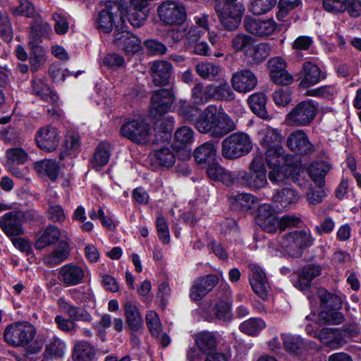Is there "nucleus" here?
<instances>
[{
    "mask_svg": "<svg viewBox=\"0 0 361 361\" xmlns=\"http://www.w3.org/2000/svg\"><path fill=\"white\" fill-rule=\"evenodd\" d=\"M314 238L310 231H295L285 233L279 240V245L284 255L291 257L302 256L304 249L312 245Z\"/></svg>",
    "mask_w": 361,
    "mask_h": 361,
    "instance_id": "1",
    "label": "nucleus"
},
{
    "mask_svg": "<svg viewBox=\"0 0 361 361\" xmlns=\"http://www.w3.org/2000/svg\"><path fill=\"white\" fill-rule=\"evenodd\" d=\"M235 183L242 184L252 190H257L267 185L266 169L261 157H255L249 166V172L236 171Z\"/></svg>",
    "mask_w": 361,
    "mask_h": 361,
    "instance_id": "2",
    "label": "nucleus"
},
{
    "mask_svg": "<svg viewBox=\"0 0 361 361\" xmlns=\"http://www.w3.org/2000/svg\"><path fill=\"white\" fill-rule=\"evenodd\" d=\"M318 109L319 105L316 101L303 100L297 104L286 116L285 121L290 126H309L314 120Z\"/></svg>",
    "mask_w": 361,
    "mask_h": 361,
    "instance_id": "3",
    "label": "nucleus"
},
{
    "mask_svg": "<svg viewBox=\"0 0 361 361\" xmlns=\"http://www.w3.org/2000/svg\"><path fill=\"white\" fill-rule=\"evenodd\" d=\"M252 148L250 137L243 133H235L221 142V154L227 159H234L248 154Z\"/></svg>",
    "mask_w": 361,
    "mask_h": 361,
    "instance_id": "4",
    "label": "nucleus"
},
{
    "mask_svg": "<svg viewBox=\"0 0 361 361\" xmlns=\"http://www.w3.org/2000/svg\"><path fill=\"white\" fill-rule=\"evenodd\" d=\"M215 10L224 29L234 30L238 28L244 11L243 4L233 1H224L216 4Z\"/></svg>",
    "mask_w": 361,
    "mask_h": 361,
    "instance_id": "5",
    "label": "nucleus"
},
{
    "mask_svg": "<svg viewBox=\"0 0 361 361\" xmlns=\"http://www.w3.org/2000/svg\"><path fill=\"white\" fill-rule=\"evenodd\" d=\"M35 334V328L29 322H16L6 328L4 338L10 345L25 346L33 340Z\"/></svg>",
    "mask_w": 361,
    "mask_h": 361,
    "instance_id": "6",
    "label": "nucleus"
},
{
    "mask_svg": "<svg viewBox=\"0 0 361 361\" xmlns=\"http://www.w3.org/2000/svg\"><path fill=\"white\" fill-rule=\"evenodd\" d=\"M305 176L306 173L300 166L273 168L268 174L269 179L274 184H286L290 179L302 188L310 185L309 180H305Z\"/></svg>",
    "mask_w": 361,
    "mask_h": 361,
    "instance_id": "7",
    "label": "nucleus"
},
{
    "mask_svg": "<svg viewBox=\"0 0 361 361\" xmlns=\"http://www.w3.org/2000/svg\"><path fill=\"white\" fill-rule=\"evenodd\" d=\"M120 133L123 137L135 143L145 145L150 140L152 129L143 118H138L126 121Z\"/></svg>",
    "mask_w": 361,
    "mask_h": 361,
    "instance_id": "8",
    "label": "nucleus"
},
{
    "mask_svg": "<svg viewBox=\"0 0 361 361\" xmlns=\"http://www.w3.org/2000/svg\"><path fill=\"white\" fill-rule=\"evenodd\" d=\"M119 4L107 1L104 4V8L99 11L97 18V26L99 30L104 32L109 33L111 32L114 25L117 30L118 25H116L117 20L123 24L124 22L123 13L121 11Z\"/></svg>",
    "mask_w": 361,
    "mask_h": 361,
    "instance_id": "9",
    "label": "nucleus"
},
{
    "mask_svg": "<svg viewBox=\"0 0 361 361\" xmlns=\"http://www.w3.org/2000/svg\"><path fill=\"white\" fill-rule=\"evenodd\" d=\"M60 140V132L51 125L40 128L35 135V142L38 147L47 152L55 151L59 147Z\"/></svg>",
    "mask_w": 361,
    "mask_h": 361,
    "instance_id": "10",
    "label": "nucleus"
},
{
    "mask_svg": "<svg viewBox=\"0 0 361 361\" xmlns=\"http://www.w3.org/2000/svg\"><path fill=\"white\" fill-rule=\"evenodd\" d=\"M256 222L264 231L275 233L279 224L277 212L271 204H261L257 209Z\"/></svg>",
    "mask_w": 361,
    "mask_h": 361,
    "instance_id": "11",
    "label": "nucleus"
},
{
    "mask_svg": "<svg viewBox=\"0 0 361 361\" xmlns=\"http://www.w3.org/2000/svg\"><path fill=\"white\" fill-rule=\"evenodd\" d=\"M249 281L252 289L261 299L267 300L270 285L264 270L257 264H250Z\"/></svg>",
    "mask_w": 361,
    "mask_h": 361,
    "instance_id": "12",
    "label": "nucleus"
},
{
    "mask_svg": "<svg viewBox=\"0 0 361 361\" xmlns=\"http://www.w3.org/2000/svg\"><path fill=\"white\" fill-rule=\"evenodd\" d=\"M158 13L160 19L166 24L179 25L185 18L186 13L184 7L174 1H165L158 8Z\"/></svg>",
    "mask_w": 361,
    "mask_h": 361,
    "instance_id": "13",
    "label": "nucleus"
},
{
    "mask_svg": "<svg viewBox=\"0 0 361 361\" xmlns=\"http://www.w3.org/2000/svg\"><path fill=\"white\" fill-rule=\"evenodd\" d=\"M258 82L256 75L250 69H242L233 73L231 78L232 88L239 93L253 90Z\"/></svg>",
    "mask_w": 361,
    "mask_h": 361,
    "instance_id": "14",
    "label": "nucleus"
},
{
    "mask_svg": "<svg viewBox=\"0 0 361 361\" xmlns=\"http://www.w3.org/2000/svg\"><path fill=\"white\" fill-rule=\"evenodd\" d=\"M219 278L214 274H208L197 279L190 289V298L195 302L201 301L216 285Z\"/></svg>",
    "mask_w": 361,
    "mask_h": 361,
    "instance_id": "15",
    "label": "nucleus"
},
{
    "mask_svg": "<svg viewBox=\"0 0 361 361\" xmlns=\"http://www.w3.org/2000/svg\"><path fill=\"white\" fill-rule=\"evenodd\" d=\"M173 102V95L170 89H161L151 97L150 112L154 116L166 114Z\"/></svg>",
    "mask_w": 361,
    "mask_h": 361,
    "instance_id": "16",
    "label": "nucleus"
},
{
    "mask_svg": "<svg viewBox=\"0 0 361 361\" xmlns=\"http://www.w3.org/2000/svg\"><path fill=\"white\" fill-rule=\"evenodd\" d=\"M221 286L224 292L217 293V300L214 305L213 312L219 319L226 321L231 317L232 292L227 283L222 284Z\"/></svg>",
    "mask_w": 361,
    "mask_h": 361,
    "instance_id": "17",
    "label": "nucleus"
},
{
    "mask_svg": "<svg viewBox=\"0 0 361 361\" xmlns=\"http://www.w3.org/2000/svg\"><path fill=\"white\" fill-rule=\"evenodd\" d=\"M286 67L285 60L280 56L273 57L269 60L268 68L274 83L288 85L293 82V77L286 71Z\"/></svg>",
    "mask_w": 361,
    "mask_h": 361,
    "instance_id": "18",
    "label": "nucleus"
},
{
    "mask_svg": "<svg viewBox=\"0 0 361 361\" xmlns=\"http://www.w3.org/2000/svg\"><path fill=\"white\" fill-rule=\"evenodd\" d=\"M286 145L288 149L301 154H308L314 151V146L302 130H295L288 137Z\"/></svg>",
    "mask_w": 361,
    "mask_h": 361,
    "instance_id": "19",
    "label": "nucleus"
},
{
    "mask_svg": "<svg viewBox=\"0 0 361 361\" xmlns=\"http://www.w3.org/2000/svg\"><path fill=\"white\" fill-rule=\"evenodd\" d=\"M235 129L234 121L226 112L216 109L210 137L220 139Z\"/></svg>",
    "mask_w": 361,
    "mask_h": 361,
    "instance_id": "20",
    "label": "nucleus"
},
{
    "mask_svg": "<svg viewBox=\"0 0 361 361\" xmlns=\"http://www.w3.org/2000/svg\"><path fill=\"white\" fill-rule=\"evenodd\" d=\"M20 214L17 211H11L0 216V228L9 238L20 235L24 233Z\"/></svg>",
    "mask_w": 361,
    "mask_h": 361,
    "instance_id": "21",
    "label": "nucleus"
},
{
    "mask_svg": "<svg viewBox=\"0 0 361 361\" xmlns=\"http://www.w3.org/2000/svg\"><path fill=\"white\" fill-rule=\"evenodd\" d=\"M123 27L116 30L115 34V42L118 47L122 49L127 55H133L138 52L141 47V43L137 36L127 30H123Z\"/></svg>",
    "mask_w": 361,
    "mask_h": 361,
    "instance_id": "22",
    "label": "nucleus"
},
{
    "mask_svg": "<svg viewBox=\"0 0 361 361\" xmlns=\"http://www.w3.org/2000/svg\"><path fill=\"white\" fill-rule=\"evenodd\" d=\"M66 235V231H61L56 226L49 224L38 232L35 247L37 250H42L55 244L61 237H65Z\"/></svg>",
    "mask_w": 361,
    "mask_h": 361,
    "instance_id": "23",
    "label": "nucleus"
},
{
    "mask_svg": "<svg viewBox=\"0 0 361 361\" xmlns=\"http://www.w3.org/2000/svg\"><path fill=\"white\" fill-rule=\"evenodd\" d=\"M244 27L253 35L264 37L274 32L276 24L272 19L257 20L252 18H246L244 20Z\"/></svg>",
    "mask_w": 361,
    "mask_h": 361,
    "instance_id": "24",
    "label": "nucleus"
},
{
    "mask_svg": "<svg viewBox=\"0 0 361 361\" xmlns=\"http://www.w3.org/2000/svg\"><path fill=\"white\" fill-rule=\"evenodd\" d=\"M32 84V91L36 95L54 105L51 109L48 110L49 113L59 116L60 110L56 107L59 97L41 79H34Z\"/></svg>",
    "mask_w": 361,
    "mask_h": 361,
    "instance_id": "25",
    "label": "nucleus"
},
{
    "mask_svg": "<svg viewBox=\"0 0 361 361\" xmlns=\"http://www.w3.org/2000/svg\"><path fill=\"white\" fill-rule=\"evenodd\" d=\"M347 331L337 328H323L318 333V338L325 345L338 348L345 342Z\"/></svg>",
    "mask_w": 361,
    "mask_h": 361,
    "instance_id": "26",
    "label": "nucleus"
},
{
    "mask_svg": "<svg viewBox=\"0 0 361 361\" xmlns=\"http://www.w3.org/2000/svg\"><path fill=\"white\" fill-rule=\"evenodd\" d=\"M84 276V270L80 267L72 264L63 265L59 272V279L66 286L80 283Z\"/></svg>",
    "mask_w": 361,
    "mask_h": 361,
    "instance_id": "27",
    "label": "nucleus"
},
{
    "mask_svg": "<svg viewBox=\"0 0 361 361\" xmlns=\"http://www.w3.org/2000/svg\"><path fill=\"white\" fill-rule=\"evenodd\" d=\"M150 70L154 85L162 86L169 83L173 67L166 61H156L152 63Z\"/></svg>",
    "mask_w": 361,
    "mask_h": 361,
    "instance_id": "28",
    "label": "nucleus"
},
{
    "mask_svg": "<svg viewBox=\"0 0 361 361\" xmlns=\"http://www.w3.org/2000/svg\"><path fill=\"white\" fill-rule=\"evenodd\" d=\"M195 25L187 28V46L200 40L209 31L208 16L201 14L194 18Z\"/></svg>",
    "mask_w": 361,
    "mask_h": 361,
    "instance_id": "29",
    "label": "nucleus"
},
{
    "mask_svg": "<svg viewBox=\"0 0 361 361\" xmlns=\"http://www.w3.org/2000/svg\"><path fill=\"white\" fill-rule=\"evenodd\" d=\"M126 324L133 332L139 331L143 328V322L139 308L131 301L123 305Z\"/></svg>",
    "mask_w": 361,
    "mask_h": 361,
    "instance_id": "30",
    "label": "nucleus"
},
{
    "mask_svg": "<svg viewBox=\"0 0 361 361\" xmlns=\"http://www.w3.org/2000/svg\"><path fill=\"white\" fill-rule=\"evenodd\" d=\"M302 72L303 78L300 85L303 87L314 85L325 78L319 66L310 61L303 63Z\"/></svg>",
    "mask_w": 361,
    "mask_h": 361,
    "instance_id": "31",
    "label": "nucleus"
},
{
    "mask_svg": "<svg viewBox=\"0 0 361 361\" xmlns=\"http://www.w3.org/2000/svg\"><path fill=\"white\" fill-rule=\"evenodd\" d=\"M258 135L261 145L267 149L282 146L283 136L277 128L264 126L258 132Z\"/></svg>",
    "mask_w": 361,
    "mask_h": 361,
    "instance_id": "32",
    "label": "nucleus"
},
{
    "mask_svg": "<svg viewBox=\"0 0 361 361\" xmlns=\"http://www.w3.org/2000/svg\"><path fill=\"white\" fill-rule=\"evenodd\" d=\"M207 173L210 179L222 182L226 185H232L236 181V171H228L216 163L208 166Z\"/></svg>",
    "mask_w": 361,
    "mask_h": 361,
    "instance_id": "33",
    "label": "nucleus"
},
{
    "mask_svg": "<svg viewBox=\"0 0 361 361\" xmlns=\"http://www.w3.org/2000/svg\"><path fill=\"white\" fill-rule=\"evenodd\" d=\"M321 267L316 264H308L305 266L301 273L299 274L296 281L294 282V286L300 290L308 289L312 281L321 274Z\"/></svg>",
    "mask_w": 361,
    "mask_h": 361,
    "instance_id": "34",
    "label": "nucleus"
},
{
    "mask_svg": "<svg viewBox=\"0 0 361 361\" xmlns=\"http://www.w3.org/2000/svg\"><path fill=\"white\" fill-rule=\"evenodd\" d=\"M216 106L209 105L195 121V128L201 133L211 135Z\"/></svg>",
    "mask_w": 361,
    "mask_h": 361,
    "instance_id": "35",
    "label": "nucleus"
},
{
    "mask_svg": "<svg viewBox=\"0 0 361 361\" xmlns=\"http://www.w3.org/2000/svg\"><path fill=\"white\" fill-rule=\"evenodd\" d=\"M299 195L293 188H285L276 190L272 196L271 200L283 209H288L298 202Z\"/></svg>",
    "mask_w": 361,
    "mask_h": 361,
    "instance_id": "36",
    "label": "nucleus"
},
{
    "mask_svg": "<svg viewBox=\"0 0 361 361\" xmlns=\"http://www.w3.org/2000/svg\"><path fill=\"white\" fill-rule=\"evenodd\" d=\"M271 47L267 42L253 43L245 57L252 64H258L264 61L271 54Z\"/></svg>",
    "mask_w": 361,
    "mask_h": 361,
    "instance_id": "37",
    "label": "nucleus"
},
{
    "mask_svg": "<svg viewBox=\"0 0 361 361\" xmlns=\"http://www.w3.org/2000/svg\"><path fill=\"white\" fill-rule=\"evenodd\" d=\"M66 351V344L60 338L54 336L47 345L41 361H54L61 358Z\"/></svg>",
    "mask_w": 361,
    "mask_h": 361,
    "instance_id": "38",
    "label": "nucleus"
},
{
    "mask_svg": "<svg viewBox=\"0 0 361 361\" xmlns=\"http://www.w3.org/2000/svg\"><path fill=\"white\" fill-rule=\"evenodd\" d=\"M247 102L255 114L265 120L270 118L266 110L267 97L264 93L255 92L249 96Z\"/></svg>",
    "mask_w": 361,
    "mask_h": 361,
    "instance_id": "39",
    "label": "nucleus"
},
{
    "mask_svg": "<svg viewBox=\"0 0 361 361\" xmlns=\"http://www.w3.org/2000/svg\"><path fill=\"white\" fill-rule=\"evenodd\" d=\"M30 57L29 61L31 70L33 72L37 71L45 63L47 56L44 49L35 42L29 43Z\"/></svg>",
    "mask_w": 361,
    "mask_h": 361,
    "instance_id": "40",
    "label": "nucleus"
},
{
    "mask_svg": "<svg viewBox=\"0 0 361 361\" xmlns=\"http://www.w3.org/2000/svg\"><path fill=\"white\" fill-rule=\"evenodd\" d=\"M288 155L286 154L281 147L269 148L266 152V161L270 169L284 166L288 161Z\"/></svg>",
    "mask_w": 361,
    "mask_h": 361,
    "instance_id": "41",
    "label": "nucleus"
},
{
    "mask_svg": "<svg viewBox=\"0 0 361 361\" xmlns=\"http://www.w3.org/2000/svg\"><path fill=\"white\" fill-rule=\"evenodd\" d=\"M73 357L74 361H96L95 350L88 342H78L74 346Z\"/></svg>",
    "mask_w": 361,
    "mask_h": 361,
    "instance_id": "42",
    "label": "nucleus"
},
{
    "mask_svg": "<svg viewBox=\"0 0 361 361\" xmlns=\"http://www.w3.org/2000/svg\"><path fill=\"white\" fill-rule=\"evenodd\" d=\"M212 99L231 102L235 99V94L226 80H223L219 85L211 84Z\"/></svg>",
    "mask_w": 361,
    "mask_h": 361,
    "instance_id": "43",
    "label": "nucleus"
},
{
    "mask_svg": "<svg viewBox=\"0 0 361 361\" xmlns=\"http://www.w3.org/2000/svg\"><path fill=\"white\" fill-rule=\"evenodd\" d=\"M35 170L42 176H47L50 180H55L59 176V166L57 163L51 159H44L34 164Z\"/></svg>",
    "mask_w": 361,
    "mask_h": 361,
    "instance_id": "44",
    "label": "nucleus"
},
{
    "mask_svg": "<svg viewBox=\"0 0 361 361\" xmlns=\"http://www.w3.org/2000/svg\"><path fill=\"white\" fill-rule=\"evenodd\" d=\"M229 202L234 210H248L255 202V198L249 193H238L230 196Z\"/></svg>",
    "mask_w": 361,
    "mask_h": 361,
    "instance_id": "45",
    "label": "nucleus"
},
{
    "mask_svg": "<svg viewBox=\"0 0 361 361\" xmlns=\"http://www.w3.org/2000/svg\"><path fill=\"white\" fill-rule=\"evenodd\" d=\"M255 42V39L250 35L239 32L231 39V44L234 51L243 52L245 56Z\"/></svg>",
    "mask_w": 361,
    "mask_h": 361,
    "instance_id": "46",
    "label": "nucleus"
},
{
    "mask_svg": "<svg viewBox=\"0 0 361 361\" xmlns=\"http://www.w3.org/2000/svg\"><path fill=\"white\" fill-rule=\"evenodd\" d=\"M145 8H136L131 3L125 10L122 8L121 11L123 13L128 22L134 27H140L146 19L147 15L145 11Z\"/></svg>",
    "mask_w": 361,
    "mask_h": 361,
    "instance_id": "47",
    "label": "nucleus"
},
{
    "mask_svg": "<svg viewBox=\"0 0 361 361\" xmlns=\"http://www.w3.org/2000/svg\"><path fill=\"white\" fill-rule=\"evenodd\" d=\"M285 350L293 355H300L305 348L303 339L296 335H281Z\"/></svg>",
    "mask_w": 361,
    "mask_h": 361,
    "instance_id": "48",
    "label": "nucleus"
},
{
    "mask_svg": "<svg viewBox=\"0 0 361 361\" xmlns=\"http://www.w3.org/2000/svg\"><path fill=\"white\" fill-rule=\"evenodd\" d=\"M195 343L201 351L209 353L216 346V337L213 332L202 331L195 336Z\"/></svg>",
    "mask_w": 361,
    "mask_h": 361,
    "instance_id": "49",
    "label": "nucleus"
},
{
    "mask_svg": "<svg viewBox=\"0 0 361 361\" xmlns=\"http://www.w3.org/2000/svg\"><path fill=\"white\" fill-rule=\"evenodd\" d=\"M211 84L203 85L202 83H197L191 90V97L193 102L197 104H204L212 100Z\"/></svg>",
    "mask_w": 361,
    "mask_h": 361,
    "instance_id": "50",
    "label": "nucleus"
},
{
    "mask_svg": "<svg viewBox=\"0 0 361 361\" xmlns=\"http://www.w3.org/2000/svg\"><path fill=\"white\" fill-rule=\"evenodd\" d=\"M330 170V166L325 161H317L310 164L308 173L315 183L321 185L323 179Z\"/></svg>",
    "mask_w": 361,
    "mask_h": 361,
    "instance_id": "51",
    "label": "nucleus"
},
{
    "mask_svg": "<svg viewBox=\"0 0 361 361\" xmlns=\"http://www.w3.org/2000/svg\"><path fill=\"white\" fill-rule=\"evenodd\" d=\"M111 155V145L107 142H102L95 149L92 163L94 168H101L105 166L109 160Z\"/></svg>",
    "mask_w": 361,
    "mask_h": 361,
    "instance_id": "52",
    "label": "nucleus"
},
{
    "mask_svg": "<svg viewBox=\"0 0 361 361\" xmlns=\"http://www.w3.org/2000/svg\"><path fill=\"white\" fill-rule=\"evenodd\" d=\"M318 297L323 310L341 309L342 307L341 298L338 295L327 292L325 289L318 290Z\"/></svg>",
    "mask_w": 361,
    "mask_h": 361,
    "instance_id": "53",
    "label": "nucleus"
},
{
    "mask_svg": "<svg viewBox=\"0 0 361 361\" xmlns=\"http://www.w3.org/2000/svg\"><path fill=\"white\" fill-rule=\"evenodd\" d=\"M266 327L265 322L259 317H251L240 324V330L250 336L258 334Z\"/></svg>",
    "mask_w": 361,
    "mask_h": 361,
    "instance_id": "54",
    "label": "nucleus"
},
{
    "mask_svg": "<svg viewBox=\"0 0 361 361\" xmlns=\"http://www.w3.org/2000/svg\"><path fill=\"white\" fill-rule=\"evenodd\" d=\"M80 137L78 133L69 130L66 133L63 141V147L66 152H61L59 155L61 160L63 159L66 154H71L79 149L80 147Z\"/></svg>",
    "mask_w": 361,
    "mask_h": 361,
    "instance_id": "55",
    "label": "nucleus"
},
{
    "mask_svg": "<svg viewBox=\"0 0 361 361\" xmlns=\"http://www.w3.org/2000/svg\"><path fill=\"white\" fill-rule=\"evenodd\" d=\"M216 146L212 142H206L196 148L194 152L195 160L199 163H204L214 158Z\"/></svg>",
    "mask_w": 361,
    "mask_h": 361,
    "instance_id": "56",
    "label": "nucleus"
},
{
    "mask_svg": "<svg viewBox=\"0 0 361 361\" xmlns=\"http://www.w3.org/2000/svg\"><path fill=\"white\" fill-rule=\"evenodd\" d=\"M152 160L159 166L170 167L175 163V156L169 148L164 147L152 154Z\"/></svg>",
    "mask_w": 361,
    "mask_h": 361,
    "instance_id": "57",
    "label": "nucleus"
},
{
    "mask_svg": "<svg viewBox=\"0 0 361 361\" xmlns=\"http://www.w3.org/2000/svg\"><path fill=\"white\" fill-rule=\"evenodd\" d=\"M197 73L202 78L209 80H215L221 68L220 66L209 62H202L196 65Z\"/></svg>",
    "mask_w": 361,
    "mask_h": 361,
    "instance_id": "58",
    "label": "nucleus"
},
{
    "mask_svg": "<svg viewBox=\"0 0 361 361\" xmlns=\"http://www.w3.org/2000/svg\"><path fill=\"white\" fill-rule=\"evenodd\" d=\"M69 255V250L66 246L56 248L49 254L43 257L44 264L56 266L66 260Z\"/></svg>",
    "mask_w": 361,
    "mask_h": 361,
    "instance_id": "59",
    "label": "nucleus"
},
{
    "mask_svg": "<svg viewBox=\"0 0 361 361\" xmlns=\"http://www.w3.org/2000/svg\"><path fill=\"white\" fill-rule=\"evenodd\" d=\"M339 310L334 308L322 310L319 314V322L331 325L341 324L344 320V317Z\"/></svg>",
    "mask_w": 361,
    "mask_h": 361,
    "instance_id": "60",
    "label": "nucleus"
},
{
    "mask_svg": "<svg viewBox=\"0 0 361 361\" xmlns=\"http://www.w3.org/2000/svg\"><path fill=\"white\" fill-rule=\"evenodd\" d=\"M276 4V0H250L249 11L254 15L260 16L269 12Z\"/></svg>",
    "mask_w": 361,
    "mask_h": 361,
    "instance_id": "61",
    "label": "nucleus"
},
{
    "mask_svg": "<svg viewBox=\"0 0 361 361\" xmlns=\"http://www.w3.org/2000/svg\"><path fill=\"white\" fill-rule=\"evenodd\" d=\"M11 11L15 16L32 18L35 13V8L28 0H19L18 6L12 7Z\"/></svg>",
    "mask_w": 361,
    "mask_h": 361,
    "instance_id": "62",
    "label": "nucleus"
},
{
    "mask_svg": "<svg viewBox=\"0 0 361 361\" xmlns=\"http://www.w3.org/2000/svg\"><path fill=\"white\" fill-rule=\"evenodd\" d=\"M145 320L152 336L154 337L159 336L161 333V324L157 313L154 310L147 311Z\"/></svg>",
    "mask_w": 361,
    "mask_h": 361,
    "instance_id": "63",
    "label": "nucleus"
},
{
    "mask_svg": "<svg viewBox=\"0 0 361 361\" xmlns=\"http://www.w3.org/2000/svg\"><path fill=\"white\" fill-rule=\"evenodd\" d=\"M7 164H23L27 159V153L21 147L8 149L6 152Z\"/></svg>",
    "mask_w": 361,
    "mask_h": 361,
    "instance_id": "64",
    "label": "nucleus"
}]
</instances>
